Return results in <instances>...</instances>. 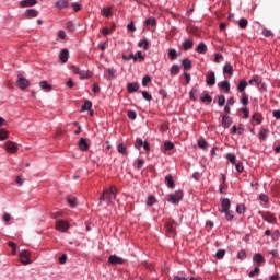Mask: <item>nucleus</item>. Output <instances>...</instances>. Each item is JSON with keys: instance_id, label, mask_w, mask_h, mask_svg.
<instances>
[{"instance_id": "obj_1", "label": "nucleus", "mask_w": 280, "mask_h": 280, "mask_svg": "<svg viewBox=\"0 0 280 280\" xmlns=\"http://www.w3.org/2000/svg\"><path fill=\"white\" fill-rule=\"evenodd\" d=\"M117 196V187L110 186L108 189H105L100 198V202H106L107 205H113V201Z\"/></svg>"}, {"instance_id": "obj_2", "label": "nucleus", "mask_w": 280, "mask_h": 280, "mask_svg": "<svg viewBox=\"0 0 280 280\" xmlns=\"http://www.w3.org/2000/svg\"><path fill=\"white\" fill-rule=\"evenodd\" d=\"M183 200V190H176L175 192L168 195L167 201L172 205H178Z\"/></svg>"}, {"instance_id": "obj_3", "label": "nucleus", "mask_w": 280, "mask_h": 280, "mask_svg": "<svg viewBox=\"0 0 280 280\" xmlns=\"http://www.w3.org/2000/svg\"><path fill=\"white\" fill-rule=\"evenodd\" d=\"M32 253L30 250H22L20 252V261L24 266H27V264H32Z\"/></svg>"}, {"instance_id": "obj_4", "label": "nucleus", "mask_w": 280, "mask_h": 280, "mask_svg": "<svg viewBox=\"0 0 280 280\" xmlns=\"http://www.w3.org/2000/svg\"><path fill=\"white\" fill-rule=\"evenodd\" d=\"M4 150H7L9 154H16V152H19V144H16V142L7 141Z\"/></svg>"}, {"instance_id": "obj_5", "label": "nucleus", "mask_w": 280, "mask_h": 280, "mask_svg": "<svg viewBox=\"0 0 280 280\" xmlns=\"http://www.w3.org/2000/svg\"><path fill=\"white\" fill-rule=\"evenodd\" d=\"M16 86H19V89H21V91H25V89H27V86H30V80L22 77V74H18Z\"/></svg>"}, {"instance_id": "obj_6", "label": "nucleus", "mask_w": 280, "mask_h": 280, "mask_svg": "<svg viewBox=\"0 0 280 280\" xmlns=\"http://www.w3.org/2000/svg\"><path fill=\"white\" fill-rule=\"evenodd\" d=\"M56 229L57 231H60V233H67V231H69V222L65 220H58L56 221Z\"/></svg>"}, {"instance_id": "obj_7", "label": "nucleus", "mask_w": 280, "mask_h": 280, "mask_svg": "<svg viewBox=\"0 0 280 280\" xmlns=\"http://www.w3.org/2000/svg\"><path fill=\"white\" fill-rule=\"evenodd\" d=\"M206 84L208 86H213L215 84V72L208 71L206 74Z\"/></svg>"}, {"instance_id": "obj_8", "label": "nucleus", "mask_w": 280, "mask_h": 280, "mask_svg": "<svg viewBox=\"0 0 280 280\" xmlns=\"http://www.w3.org/2000/svg\"><path fill=\"white\" fill-rule=\"evenodd\" d=\"M126 260H124V258L117 256V255H112L108 258V264H112L113 266H117V265H122L125 264Z\"/></svg>"}, {"instance_id": "obj_9", "label": "nucleus", "mask_w": 280, "mask_h": 280, "mask_svg": "<svg viewBox=\"0 0 280 280\" xmlns=\"http://www.w3.org/2000/svg\"><path fill=\"white\" fill-rule=\"evenodd\" d=\"M39 12L36 9H27L24 12V16L25 19H36V16H38Z\"/></svg>"}, {"instance_id": "obj_10", "label": "nucleus", "mask_w": 280, "mask_h": 280, "mask_svg": "<svg viewBox=\"0 0 280 280\" xmlns=\"http://www.w3.org/2000/svg\"><path fill=\"white\" fill-rule=\"evenodd\" d=\"M59 60L65 65L69 61V49L65 48L59 52Z\"/></svg>"}, {"instance_id": "obj_11", "label": "nucleus", "mask_w": 280, "mask_h": 280, "mask_svg": "<svg viewBox=\"0 0 280 280\" xmlns=\"http://www.w3.org/2000/svg\"><path fill=\"white\" fill-rule=\"evenodd\" d=\"M269 130L260 127L259 132H258V139L259 141H266L268 139Z\"/></svg>"}, {"instance_id": "obj_12", "label": "nucleus", "mask_w": 280, "mask_h": 280, "mask_svg": "<svg viewBox=\"0 0 280 280\" xmlns=\"http://www.w3.org/2000/svg\"><path fill=\"white\" fill-rule=\"evenodd\" d=\"M38 3V0H22L20 2V8H34Z\"/></svg>"}, {"instance_id": "obj_13", "label": "nucleus", "mask_w": 280, "mask_h": 280, "mask_svg": "<svg viewBox=\"0 0 280 280\" xmlns=\"http://www.w3.org/2000/svg\"><path fill=\"white\" fill-rule=\"evenodd\" d=\"M182 45L184 51H189V49H194V39H185Z\"/></svg>"}, {"instance_id": "obj_14", "label": "nucleus", "mask_w": 280, "mask_h": 280, "mask_svg": "<svg viewBox=\"0 0 280 280\" xmlns=\"http://www.w3.org/2000/svg\"><path fill=\"white\" fill-rule=\"evenodd\" d=\"M219 89H220V91H225V93H230L231 92V83H229V81H222L221 83H219Z\"/></svg>"}, {"instance_id": "obj_15", "label": "nucleus", "mask_w": 280, "mask_h": 280, "mask_svg": "<svg viewBox=\"0 0 280 280\" xmlns=\"http://www.w3.org/2000/svg\"><path fill=\"white\" fill-rule=\"evenodd\" d=\"M221 207H222L221 213H223L224 211H229L231 209V199L224 198L222 200Z\"/></svg>"}, {"instance_id": "obj_16", "label": "nucleus", "mask_w": 280, "mask_h": 280, "mask_svg": "<svg viewBox=\"0 0 280 280\" xmlns=\"http://www.w3.org/2000/svg\"><path fill=\"white\" fill-rule=\"evenodd\" d=\"M127 91L128 93H137V91H139V83H136V82L128 83Z\"/></svg>"}, {"instance_id": "obj_17", "label": "nucleus", "mask_w": 280, "mask_h": 280, "mask_svg": "<svg viewBox=\"0 0 280 280\" xmlns=\"http://www.w3.org/2000/svg\"><path fill=\"white\" fill-rule=\"evenodd\" d=\"M223 73L224 75H229L231 78V75H233V66L231 65V62H226L223 67Z\"/></svg>"}, {"instance_id": "obj_18", "label": "nucleus", "mask_w": 280, "mask_h": 280, "mask_svg": "<svg viewBox=\"0 0 280 280\" xmlns=\"http://www.w3.org/2000/svg\"><path fill=\"white\" fill-rule=\"evenodd\" d=\"M248 84H250V86H259V84H261V77L259 75H254L249 81Z\"/></svg>"}, {"instance_id": "obj_19", "label": "nucleus", "mask_w": 280, "mask_h": 280, "mask_svg": "<svg viewBox=\"0 0 280 280\" xmlns=\"http://www.w3.org/2000/svg\"><path fill=\"white\" fill-rule=\"evenodd\" d=\"M165 183L168 189H174V187H176V184L174 183V177H172V175L170 174L165 176Z\"/></svg>"}, {"instance_id": "obj_20", "label": "nucleus", "mask_w": 280, "mask_h": 280, "mask_svg": "<svg viewBox=\"0 0 280 280\" xmlns=\"http://www.w3.org/2000/svg\"><path fill=\"white\" fill-rule=\"evenodd\" d=\"M117 152L122 154V156H128V147H126L124 143H120L117 145Z\"/></svg>"}, {"instance_id": "obj_21", "label": "nucleus", "mask_w": 280, "mask_h": 280, "mask_svg": "<svg viewBox=\"0 0 280 280\" xmlns=\"http://www.w3.org/2000/svg\"><path fill=\"white\" fill-rule=\"evenodd\" d=\"M195 51H197V54H207V44H205L203 42L199 43L198 46L195 48Z\"/></svg>"}, {"instance_id": "obj_22", "label": "nucleus", "mask_w": 280, "mask_h": 280, "mask_svg": "<svg viewBox=\"0 0 280 280\" xmlns=\"http://www.w3.org/2000/svg\"><path fill=\"white\" fill-rule=\"evenodd\" d=\"M246 86H248V82L246 80H241L237 85V92L238 93H245Z\"/></svg>"}, {"instance_id": "obj_23", "label": "nucleus", "mask_w": 280, "mask_h": 280, "mask_svg": "<svg viewBox=\"0 0 280 280\" xmlns=\"http://www.w3.org/2000/svg\"><path fill=\"white\" fill-rule=\"evenodd\" d=\"M79 148L82 150V152H86L89 150V142L84 138H81L79 141Z\"/></svg>"}, {"instance_id": "obj_24", "label": "nucleus", "mask_w": 280, "mask_h": 280, "mask_svg": "<svg viewBox=\"0 0 280 280\" xmlns=\"http://www.w3.org/2000/svg\"><path fill=\"white\" fill-rule=\"evenodd\" d=\"M233 124V120L229 116H222V126L223 128H230V126Z\"/></svg>"}, {"instance_id": "obj_25", "label": "nucleus", "mask_w": 280, "mask_h": 280, "mask_svg": "<svg viewBox=\"0 0 280 280\" xmlns=\"http://www.w3.org/2000/svg\"><path fill=\"white\" fill-rule=\"evenodd\" d=\"M92 73L89 70H81L79 78L81 80H89V78H91Z\"/></svg>"}, {"instance_id": "obj_26", "label": "nucleus", "mask_w": 280, "mask_h": 280, "mask_svg": "<svg viewBox=\"0 0 280 280\" xmlns=\"http://www.w3.org/2000/svg\"><path fill=\"white\" fill-rule=\"evenodd\" d=\"M56 8H59V10H62L63 8H69V1L59 0L56 2Z\"/></svg>"}, {"instance_id": "obj_27", "label": "nucleus", "mask_w": 280, "mask_h": 280, "mask_svg": "<svg viewBox=\"0 0 280 280\" xmlns=\"http://www.w3.org/2000/svg\"><path fill=\"white\" fill-rule=\"evenodd\" d=\"M91 108H93V102L85 101L84 104L81 107V110H82V113H84L86 110H91Z\"/></svg>"}, {"instance_id": "obj_28", "label": "nucleus", "mask_w": 280, "mask_h": 280, "mask_svg": "<svg viewBox=\"0 0 280 280\" xmlns=\"http://www.w3.org/2000/svg\"><path fill=\"white\" fill-rule=\"evenodd\" d=\"M144 25H145L147 27H150V25H151L152 27H156V19H154V18H149V19H147V20L144 21Z\"/></svg>"}, {"instance_id": "obj_29", "label": "nucleus", "mask_w": 280, "mask_h": 280, "mask_svg": "<svg viewBox=\"0 0 280 280\" xmlns=\"http://www.w3.org/2000/svg\"><path fill=\"white\" fill-rule=\"evenodd\" d=\"M171 75H178L180 73V67L178 65H173L170 69Z\"/></svg>"}, {"instance_id": "obj_30", "label": "nucleus", "mask_w": 280, "mask_h": 280, "mask_svg": "<svg viewBox=\"0 0 280 280\" xmlns=\"http://www.w3.org/2000/svg\"><path fill=\"white\" fill-rule=\"evenodd\" d=\"M182 66L184 68V71H189L191 69V61L186 58L182 61Z\"/></svg>"}, {"instance_id": "obj_31", "label": "nucleus", "mask_w": 280, "mask_h": 280, "mask_svg": "<svg viewBox=\"0 0 280 280\" xmlns=\"http://www.w3.org/2000/svg\"><path fill=\"white\" fill-rule=\"evenodd\" d=\"M77 200H78V199H77L75 197H73V196H69V197L67 198V202L70 205V207H72V209L75 208V207H78Z\"/></svg>"}, {"instance_id": "obj_32", "label": "nucleus", "mask_w": 280, "mask_h": 280, "mask_svg": "<svg viewBox=\"0 0 280 280\" xmlns=\"http://www.w3.org/2000/svg\"><path fill=\"white\" fill-rule=\"evenodd\" d=\"M138 47H142V49L148 50L150 49V42H148V39H142L138 43Z\"/></svg>"}, {"instance_id": "obj_33", "label": "nucleus", "mask_w": 280, "mask_h": 280, "mask_svg": "<svg viewBox=\"0 0 280 280\" xmlns=\"http://www.w3.org/2000/svg\"><path fill=\"white\" fill-rule=\"evenodd\" d=\"M252 121H256V124H261L264 121V117H261V114L256 113L252 116Z\"/></svg>"}, {"instance_id": "obj_34", "label": "nucleus", "mask_w": 280, "mask_h": 280, "mask_svg": "<svg viewBox=\"0 0 280 280\" xmlns=\"http://www.w3.org/2000/svg\"><path fill=\"white\" fill-rule=\"evenodd\" d=\"M10 132L4 128H0V141H5L8 139Z\"/></svg>"}, {"instance_id": "obj_35", "label": "nucleus", "mask_w": 280, "mask_h": 280, "mask_svg": "<svg viewBox=\"0 0 280 280\" xmlns=\"http://www.w3.org/2000/svg\"><path fill=\"white\" fill-rule=\"evenodd\" d=\"M241 104L245 107L248 106V94H246V92L241 94Z\"/></svg>"}, {"instance_id": "obj_36", "label": "nucleus", "mask_w": 280, "mask_h": 280, "mask_svg": "<svg viewBox=\"0 0 280 280\" xmlns=\"http://www.w3.org/2000/svg\"><path fill=\"white\" fill-rule=\"evenodd\" d=\"M39 86L44 91H51V84H49L47 81H40Z\"/></svg>"}, {"instance_id": "obj_37", "label": "nucleus", "mask_w": 280, "mask_h": 280, "mask_svg": "<svg viewBox=\"0 0 280 280\" xmlns=\"http://www.w3.org/2000/svg\"><path fill=\"white\" fill-rule=\"evenodd\" d=\"M238 27L241 30H246V27H248V20L242 18L240 21H238Z\"/></svg>"}, {"instance_id": "obj_38", "label": "nucleus", "mask_w": 280, "mask_h": 280, "mask_svg": "<svg viewBox=\"0 0 280 280\" xmlns=\"http://www.w3.org/2000/svg\"><path fill=\"white\" fill-rule=\"evenodd\" d=\"M253 261H256V264H264L265 258L261 254H255L253 257Z\"/></svg>"}, {"instance_id": "obj_39", "label": "nucleus", "mask_w": 280, "mask_h": 280, "mask_svg": "<svg viewBox=\"0 0 280 280\" xmlns=\"http://www.w3.org/2000/svg\"><path fill=\"white\" fill-rule=\"evenodd\" d=\"M208 145L209 143L203 138L198 140V148H201V150H207Z\"/></svg>"}, {"instance_id": "obj_40", "label": "nucleus", "mask_w": 280, "mask_h": 280, "mask_svg": "<svg viewBox=\"0 0 280 280\" xmlns=\"http://www.w3.org/2000/svg\"><path fill=\"white\" fill-rule=\"evenodd\" d=\"M189 97L192 102H198V90H191L189 92Z\"/></svg>"}, {"instance_id": "obj_41", "label": "nucleus", "mask_w": 280, "mask_h": 280, "mask_svg": "<svg viewBox=\"0 0 280 280\" xmlns=\"http://www.w3.org/2000/svg\"><path fill=\"white\" fill-rule=\"evenodd\" d=\"M168 58L170 60H176V58H178L176 49L172 48L168 50Z\"/></svg>"}, {"instance_id": "obj_42", "label": "nucleus", "mask_w": 280, "mask_h": 280, "mask_svg": "<svg viewBox=\"0 0 280 280\" xmlns=\"http://www.w3.org/2000/svg\"><path fill=\"white\" fill-rule=\"evenodd\" d=\"M201 102L203 104H211V102H213V97H211V95L206 94L205 96L201 97Z\"/></svg>"}, {"instance_id": "obj_43", "label": "nucleus", "mask_w": 280, "mask_h": 280, "mask_svg": "<svg viewBox=\"0 0 280 280\" xmlns=\"http://www.w3.org/2000/svg\"><path fill=\"white\" fill-rule=\"evenodd\" d=\"M225 158L228 159V161H230V163H232V165H235V161L237 160V156H235V154L228 153Z\"/></svg>"}, {"instance_id": "obj_44", "label": "nucleus", "mask_w": 280, "mask_h": 280, "mask_svg": "<svg viewBox=\"0 0 280 280\" xmlns=\"http://www.w3.org/2000/svg\"><path fill=\"white\" fill-rule=\"evenodd\" d=\"M244 211H246V206H244V203H240L236 206V213L242 215V213H244Z\"/></svg>"}, {"instance_id": "obj_45", "label": "nucleus", "mask_w": 280, "mask_h": 280, "mask_svg": "<svg viewBox=\"0 0 280 280\" xmlns=\"http://www.w3.org/2000/svg\"><path fill=\"white\" fill-rule=\"evenodd\" d=\"M224 255H226V250L219 249L215 254V259H224Z\"/></svg>"}, {"instance_id": "obj_46", "label": "nucleus", "mask_w": 280, "mask_h": 280, "mask_svg": "<svg viewBox=\"0 0 280 280\" xmlns=\"http://www.w3.org/2000/svg\"><path fill=\"white\" fill-rule=\"evenodd\" d=\"M222 213H225V220H228V222H231L234 218L233 211H231V210L223 211Z\"/></svg>"}, {"instance_id": "obj_47", "label": "nucleus", "mask_w": 280, "mask_h": 280, "mask_svg": "<svg viewBox=\"0 0 280 280\" xmlns=\"http://www.w3.org/2000/svg\"><path fill=\"white\" fill-rule=\"evenodd\" d=\"M122 60H133V62H137V56L135 54H129L128 56L122 55Z\"/></svg>"}, {"instance_id": "obj_48", "label": "nucleus", "mask_w": 280, "mask_h": 280, "mask_svg": "<svg viewBox=\"0 0 280 280\" xmlns=\"http://www.w3.org/2000/svg\"><path fill=\"white\" fill-rule=\"evenodd\" d=\"M155 203H156V197L155 196H149L148 200H147V205L149 207H152V205H155Z\"/></svg>"}, {"instance_id": "obj_49", "label": "nucleus", "mask_w": 280, "mask_h": 280, "mask_svg": "<svg viewBox=\"0 0 280 280\" xmlns=\"http://www.w3.org/2000/svg\"><path fill=\"white\" fill-rule=\"evenodd\" d=\"M107 73H108V77H107L108 80H113V79H115V73H117V71L113 68H109V69H107Z\"/></svg>"}, {"instance_id": "obj_50", "label": "nucleus", "mask_w": 280, "mask_h": 280, "mask_svg": "<svg viewBox=\"0 0 280 280\" xmlns=\"http://www.w3.org/2000/svg\"><path fill=\"white\" fill-rule=\"evenodd\" d=\"M152 82V78L150 75H144L142 79V86H148Z\"/></svg>"}, {"instance_id": "obj_51", "label": "nucleus", "mask_w": 280, "mask_h": 280, "mask_svg": "<svg viewBox=\"0 0 280 280\" xmlns=\"http://www.w3.org/2000/svg\"><path fill=\"white\" fill-rule=\"evenodd\" d=\"M224 104H226V97H224V95H220L218 97V106H224Z\"/></svg>"}, {"instance_id": "obj_52", "label": "nucleus", "mask_w": 280, "mask_h": 280, "mask_svg": "<svg viewBox=\"0 0 280 280\" xmlns=\"http://www.w3.org/2000/svg\"><path fill=\"white\" fill-rule=\"evenodd\" d=\"M166 231L168 233H176V228H174V223H167L166 224Z\"/></svg>"}, {"instance_id": "obj_53", "label": "nucleus", "mask_w": 280, "mask_h": 280, "mask_svg": "<svg viewBox=\"0 0 280 280\" xmlns=\"http://www.w3.org/2000/svg\"><path fill=\"white\" fill-rule=\"evenodd\" d=\"M222 60H224V56H222V54H220V52H217L214 55V62L220 63V62H222Z\"/></svg>"}, {"instance_id": "obj_54", "label": "nucleus", "mask_w": 280, "mask_h": 280, "mask_svg": "<svg viewBox=\"0 0 280 280\" xmlns=\"http://www.w3.org/2000/svg\"><path fill=\"white\" fill-rule=\"evenodd\" d=\"M110 14H113V9H110V8L103 9V16L108 19V16H110Z\"/></svg>"}, {"instance_id": "obj_55", "label": "nucleus", "mask_w": 280, "mask_h": 280, "mask_svg": "<svg viewBox=\"0 0 280 280\" xmlns=\"http://www.w3.org/2000/svg\"><path fill=\"white\" fill-rule=\"evenodd\" d=\"M164 149H165L166 151L174 150V143L171 142V141L164 142Z\"/></svg>"}, {"instance_id": "obj_56", "label": "nucleus", "mask_w": 280, "mask_h": 280, "mask_svg": "<svg viewBox=\"0 0 280 280\" xmlns=\"http://www.w3.org/2000/svg\"><path fill=\"white\" fill-rule=\"evenodd\" d=\"M142 96L147 102H152V94H149L148 91H142Z\"/></svg>"}, {"instance_id": "obj_57", "label": "nucleus", "mask_w": 280, "mask_h": 280, "mask_svg": "<svg viewBox=\"0 0 280 280\" xmlns=\"http://www.w3.org/2000/svg\"><path fill=\"white\" fill-rule=\"evenodd\" d=\"M235 170H236V172L242 174V172H244V164H242V162L236 163L235 164Z\"/></svg>"}, {"instance_id": "obj_58", "label": "nucleus", "mask_w": 280, "mask_h": 280, "mask_svg": "<svg viewBox=\"0 0 280 280\" xmlns=\"http://www.w3.org/2000/svg\"><path fill=\"white\" fill-rule=\"evenodd\" d=\"M237 259H246V250L244 249H241L238 253H237Z\"/></svg>"}, {"instance_id": "obj_59", "label": "nucleus", "mask_w": 280, "mask_h": 280, "mask_svg": "<svg viewBox=\"0 0 280 280\" xmlns=\"http://www.w3.org/2000/svg\"><path fill=\"white\" fill-rule=\"evenodd\" d=\"M127 116H128L129 119L135 120V119H137V112H135V110H129V112L127 113Z\"/></svg>"}, {"instance_id": "obj_60", "label": "nucleus", "mask_w": 280, "mask_h": 280, "mask_svg": "<svg viewBox=\"0 0 280 280\" xmlns=\"http://www.w3.org/2000/svg\"><path fill=\"white\" fill-rule=\"evenodd\" d=\"M272 31L265 28L262 30V36H265L266 38H270V36H272Z\"/></svg>"}, {"instance_id": "obj_61", "label": "nucleus", "mask_w": 280, "mask_h": 280, "mask_svg": "<svg viewBox=\"0 0 280 280\" xmlns=\"http://www.w3.org/2000/svg\"><path fill=\"white\" fill-rule=\"evenodd\" d=\"M67 30H69L70 32H75V24H73L72 21H69L67 23Z\"/></svg>"}, {"instance_id": "obj_62", "label": "nucleus", "mask_w": 280, "mask_h": 280, "mask_svg": "<svg viewBox=\"0 0 280 280\" xmlns=\"http://www.w3.org/2000/svg\"><path fill=\"white\" fill-rule=\"evenodd\" d=\"M127 30H129V32H137V27L135 26V21H131V22L127 25Z\"/></svg>"}, {"instance_id": "obj_63", "label": "nucleus", "mask_w": 280, "mask_h": 280, "mask_svg": "<svg viewBox=\"0 0 280 280\" xmlns=\"http://www.w3.org/2000/svg\"><path fill=\"white\" fill-rule=\"evenodd\" d=\"M143 140L141 139V138H137V140H136V148H143Z\"/></svg>"}, {"instance_id": "obj_64", "label": "nucleus", "mask_w": 280, "mask_h": 280, "mask_svg": "<svg viewBox=\"0 0 280 280\" xmlns=\"http://www.w3.org/2000/svg\"><path fill=\"white\" fill-rule=\"evenodd\" d=\"M259 272V267H255L254 270H252L249 273H248V277L253 278L255 277V275H257Z\"/></svg>"}]
</instances>
